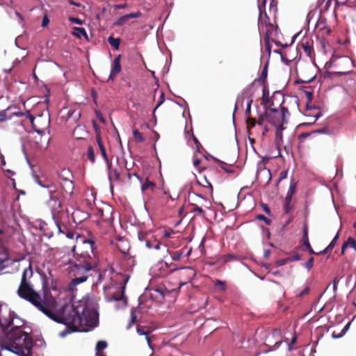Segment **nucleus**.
I'll use <instances>...</instances> for the list:
<instances>
[{"label":"nucleus","instance_id":"3","mask_svg":"<svg viewBox=\"0 0 356 356\" xmlns=\"http://www.w3.org/2000/svg\"><path fill=\"white\" fill-rule=\"evenodd\" d=\"M280 347L284 350H291V345L289 341L282 339V330L280 328H276L274 329L271 333L266 335L265 348L259 353H257L255 356H259L261 354H266L275 351Z\"/></svg>","mask_w":356,"mask_h":356},{"label":"nucleus","instance_id":"23","mask_svg":"<svg viewBox=\"0 0 356 356\" xmlns=\"http://www.w3.org/2000/svg\"><path fill=\"white\" fill-rule=\"evenodd\" d=\"M215 161L219 165V166L227 173H234V170L231 168L230 165L225 163L224 161L215 159Z\"/></svg>","mask_w":356,"mask_h":356},{"label":"nucleus","instance_id":"53","mask_svg":"<svg viewBox=\"0 0 356 356\" xmlns=\"http://www.w3.org/2000/svg\"><path fill=\"white\" fill-rule=\"evenodd\" d=\"M256 218L257 220H260L264 221L266 225H270V223L271 222V220L269 218H268L267 217H266L265 216H264L262 214L257 215Z\"/></svg>","mask_w":356,"mask_h":356},{"label":"nucleus","instance_id":"9","mask_svg":"<svg viewBox=\"0 0 356 356\" xmlns=\"http://www.w3.org/2000/svg\"><path fill=\"white\" fill-rule=\"evenodd\" d=\"M256 179L261 183L268 184L272 179L270 170L266 167L258 169L256 172Z\"/></svg>","mask_w":356,"mask_h":356},{"label":"nucleus","instance_id":"47","mask_svg":"<svg viewBox=\"0 0 356 356\" xmlns=\"http://www.w3.org/2000/svg\"><path fill=\"white\" fill-rule=\"evenodd\" d=\"M79 131H83L85 132V128L83 126H81V125H79L78 124L75 129H74V131H73V135L76 138H81V136H76V133H78Z\"/></svg>","mask_w":356,"mask_h":356},{"label":"nucleus","instance_id":"7","mask_svg":"<svg viewBox=\"0 0 356 356\" xmlns=\"http://www.w3.org/2000/svg\"><path fill=\"white\" fill-rule=\"evenodd\" d=\"M177 270H179L178 268H173L170 269L167 273H161L159 274L160 276H164L167 274H171L176 271ZM180 270H182L181 276L182 277H186L188 282L191 281L192 279L195 276L196 272L195 270L192 267H182L180 268Z\"/></svg>","mask_w":356,"mask_h":356},{"label":"nucleus","instance_id":"64","mask_svg":"<svg viewBox=\"0 0 356 356\" xmlns=\"http://www.w3.org/2000/svg\"><path fill=\"white\" fill-rule=\"evenodd\" d=\"M289 262V260H288V258H284V259H279L276 261V264L279 266H284L286 264H287Z\"/></svg>","mask_w":356,"mask_h":356},{"label":"nucleus","instance_id":"51","mask_svg":"<svg viewBox=\"0 0 356 356\" xmlns=\"http://www.w3.org/2000/svg\"><path fill=\"white\" fill-rule=\"evenodd\" d=\"M165 102V98H164V92H161V95H160V97H159V101L157 104V105L156 106V107L154 108V113H155L156 110L159 107L161 106L163 102Z\"/></svg>","mask_w":356,"mask_h":356},{"label":"nucleus","instance_id":"25","mask_svg":"<svg viewBox=\"0 0 356 356\" xmlns=\"http://www.w3.org/2000/svg\"><path fill=\"white\" fill-rule=\"evenodd\" d=\"M107 346H108V343L106 341H99L97 343L96 347H95V350H96L95 356H100L99 352L106 349L107 348Z\"/></svg>","mask_w":356,"mask_h":356},{"label":"nucleus","instance_id":"11","mask_svg":"<svg viewBox=\"0 0 356 356\" xmlns=\"http://www.w3.org/2000/svg\"><path fill=\"white\" fill-rule=\"evenodd\" d=\"M92 264L84 260L82 263L80 264H74L72 266V271L80 273L81 271H83L84 273H87L92 270Z\"/></svg>","mask_w":356,"mask_h":356},{"label":"nucleus","instance_id":"6","mask_svg":"<svg viewBox=\"0 0 356 356\" xmlns=\"http://www.w3.org/2000/svg\"><path fill=\"white\" fill-rule=\"evenodd\" d=\"M273 2V0H271L270 2V6H272V3ZM266 3V0H263V2L261 4H258V9H259V17H258V26L259 29H262L264 28V26H266L267 21L268 20V17L266 13L265 10V6Z\"/></svg>","mask_w":356,"mask_h":356},{"label":"nucleus","instance_id":"56","mask_svg":"<svg viewBox=\"0 0 356 356\" xmlns=\"http://www.w3.org/2000/svg\"><path fill=\"white\" fill-rule=\"evenodd\" d=\"M287 258H288L289 262L298 261L301 259L300 254L298 253H296L293 255H292L291 257H289Z\"/></svg>","mask_w":356,"mask_h":356},{"label":"nucleus","instance_id":"61","mask_svg":"<svg viewBox=\"0 0 356 356\" xmlns=\"http://www.w3.org/2000/svg\"><path fill=\"white\" fill-rule=\"evenodd\" d=\"M182 252H175L171 255V258L173 261H178L181 259Z\"/></svg>","mask_w":356,"mask_h":356},{"label":"nucleus","instance_id":"29","mask_svg":"<svg viewBox=\"0 0 356 356\" xmlns=\"http://www.w3.org/2000/svg\"><path fill=\"white\" fill-rule=\"evenodd\" d=\"M350 325V323H348V324H346L343 327V328L341 330L340 333H339V334H337L335 332H333L332 334V337L334 339H339V338L342 337L346 334V332L348 330Z\"/></svg>","mask_w":356,"mask_h":356},{"label":"nucleus","instance_id":"41","mask_svg":"<svg viewBox=\"0 0 356 356\" xmlns=\"http://www.w3.org/2000/svg\"><path fill=\"white\" fill-rule=\"evenodd\" d=\"M269 121L275 127L276 131L283 132V131L285 129L284 126L285 124H282V122H281V124L277 125L276 122L273 120L269 119Z\"/></svg>","mask_w":356,"mask_h":356},{"label":"nucleus","instance_id":"21","mask_svg":"<svg viewBox=\"0 0 356 356\" xmlns=\"http://www.w3.org/2000/svg\"><path fill=\"white\" fill-rule=\"evenodd\" d=\"M61 186L65 193L72 194L74 190V183L72 179L66 180L65 181H62Z\"/></svg>","mask_w":356,"mask_h":356},{"label":"nucleus","instance_id":"31","mask_svg":"<svg viewBox=\"0 0 356 356\" xmlns=\"http://www.w3.org/2000/svg\"><path fill=\"white\" fill-rule=\"evenodd\" d=\"M281 118L282 124H286L288 122V120L286 119V116L289 115V110L285 106H281Z\"/></svg>","mask_w":356,"mask_h":356},{"label":"nucleus","instance_id":"24","mask_svg":"<svg viewBox=\"0 0 356 356\" xmlns=\"http://www.w3.org/2000/svg\"><path fill=\"white\" fill-rule=\"evenodd\" d=\"M283 143V134L282 132L277 131L275 130V144L276 148L280 151V148L282 146Z\"/></svg>","mask_w":356,"mask_h":356},{"label":"nucleus","instance_id":"15","mask_svg":"<svg viewBox=\"0 0 356 356\" xmlns=\"http://www.w3.org/2000/svg\"><path fill=\"white\" fill-rule=\"evenodd\" d=\"M25 114L26 118H27L29 120L33 131L39 135H42L44 134V130L43 129L39 128L38 125L35 124V118L33 115H31L29 111H26L25 112Z\"/></svg>","mask_w":356,"mask_h":356},{"label":"nucleus","instance_id":"33","mask_svg":"<svg viewBox=\"0 0 356 356\" xmlns=\"http://www.w3.org/2000/svg\"><path fill=\"white\" fill-rule=\"evenodd\" d=\"M252 97H253V94H250L248 97V101H247V104H246V108H245V115L249 116L250 115V112H251V105H252Z\"/></svg>","mask_w":356,"mask_h":356},{"label":"nucleus","instance_id":"40","mask_svg":"<svg viewBox=\"0 0 356 356\" xmlns=\"http://www.w3.org/2000/svg\"><path fill=\"white\" fill-rule=\"evenodd\" d=\"M154 242H155V244L153 245V248L155 249V250H160V249H163L165 252H168L169 250H168V248H167V246L165 245H163V246L161 245V243L159 241H156V240H154Z\"/></svg>","mask_w":356,"mask_h":356},{"label":"nucleus","instance_id":"39","mask_svg":"<svg viewBox=\"0 0 356 356\" xmlns=\"http://www.w3.org/2000/svg\"><path fill=\"white\" fill-rule=\"evenodd\" d=\"M133 134H134L135 139L138 142L141 143V142L144 141L145 138L143 136L142 134L138 130H137V129L134 130Z\"/></svg>","mask_w":356,"mask_h":356},{"label":"nucleus","instance_id":"22","mask_svg":"<svg viewBox=\"0 0 356 356\" xmlns=\"http://www.w3.org/2000/svg\"><path fill=\"white\" fill-rule=\"evenodd\" d=\"M12 108L10 107H8L7 109H5L0 112V122H6L8 120L12 119L11 113L10 111Z\"/></svg>","mask_w":356,"mask_h":356},{"label":"nucleus","instance_id":"42","mask_svg":"<svg viewBox=\"0 0 356 356\" xmlns=\"http://www.w3.org/2000/svg\"><path fill=\"white\" fill-rule=\"evenodd\" d=\"M215 286L218 288L221 291H225L226 290L225 282L221 280H217L215 283Z\"/></svg>","mask_w":356,"mask_h":356},{"label":"nucleus","instance_id":"32","mask_svg":"<svg viewBox=\"0 0 356 356\" xmlns=\"http://www.w3.org/2000/svg\"><path fill=\"white\" fill-rule=\"evenodd\" d=\"M87 279H88L87 275H82L79 277H75V278L72 279L71 284L74 286H76L79 284L83 283L84 282H86L87 280Z\"/></svg>","mask_w":356,"mask_h":356},{"label":"nucleus","instance_id":"54","mask_svg":"<svg viewBox=\"0 0 356 356\" xmlns=\"http://www.w3.org/2000/svg\"><path fill=\"white\" fill-rule=\"evenodd\" d=\"M348 244L349 247L356 252V239L353 237H348Z\"/></svg>","mask_w":356,"mask_h":356},{"label":"nucleus","instance_id":"30","mask_svg":"<svg viewBox=\"0 0 356 356\" xmlns=\"http://www.w3.org/2000/svg\"><path fill=\"white\" fill-rule=\"evenodd\" d=\"M269 102V91L267 86H264L262 90V104L266 106Z\"/></svg>","mask_w":356,"mask_h":356},{"label":"nucleus","instance_id":"48","mask_svg":"<svg viewBox=\"0 0 356 356\" xmlns=\"http://www.w3.org/2000/svg\"><path fill=\"white\" fill-rule=\"evenodd\" d=\"M137 333L141 336H145L146 339L148 341V332L145 331V329L142 327H137Z\"/></svg>","mask_w":356,"mask_h":356},{"label":"nucleus","instance_id":"8","mask_svg":"<svg viewBox=\"0 0 356 356\" xmlns=\"http://www.w3.org/2000/svg\"><path fill=\"white\" fill-rule=\"evenodd\" d=\"M17 260L10 259L8 252L3 248L0 249V275L2 274V271L6 268L9 267Z\"/></svg>","mask_w":356,"mask_h":356},{"label":"nucleus","instance_id":"44","mask_svg":"<svg viewBox=\"0 0 356 356\" xmlns=\"http://www.w3.org/2000/svg\"><path fill=\"white\" fill-rule=\"evenodd\" d=\"M312 133L313 134H329V135L331 134L330 131L326 127L316 129V130L313 131Z\"/></svg>","mask_w":356,"mask_h":356},{"label":"nucleus","instance_id":"34","mask_svg":"<svg viewBox=\"0 0 356 356\" xmlns=\"http://www.w3.org/2000/svg\"><path fill=\"white\" fill-rule=\"evenodd\" d=\"M128 17L127 15H122L121 17H120L115 22H114V25L116 26H123L124 24H126V22H127L128 20Z\"/></svg>","mask_w":356,"mask_h":356},{"label":"nucleus","instance_id":"59","mask_svg":"<svg viewBox=\"0 0 356 356\" xmlns=\"http://www.w3.org/2000/svg\"><path fill=\"white\" fill-rule=\"evenodd\" d=\"M264 42H265V44H266V51L270 54V41H269V36L268 35H266L264 37Z\"/></svg>","mask_w":356,"mask_h":356},{"label":"nucleus","instance_id":"27","mask_svg":"<svg viewBox=\"0 0 356 356\" xmlns=\"http://www.w3.org/2000/svg\"><path fill=\"white\" fill-rule=\"evenodd\" d=\"M81 116V111L74 109L70 111L67 113L68 118H72L75 122H76Z\"/></svg>","mask_w":356,"mask_h":356},{"label":"nucleus","instance_id":"45","mask_svg":"<svg viewBox=\"0 0 356 356\" xmlns=\"http://www.w3.org/2000/svg\"><path fill=\"white\" fill-rule=\"evenodd\" d=\"M314 257H310L307 261L304 264L305 268H307V271H309L314 266Z\"/></svg>","mask_w":356,"mask_h":356},{"label":"nucleus","instance_id":"13","mask_svg":"<svg viewBox=\"0 0 356 356\" xmlns=\"http://www.w3.org/2000/svg\"><path fill=\"white\" fill-rule=\"evenodd\" d=\"M120 55L116 56L113 60V67H112L108 79H113L114 77L120 72Z\"/></svg>","mask_w":356,"mask_h":356},{"label":"nucleus","instance_id":"55","mask_svg":"<svg viewBox=\"0 0 356 356\" xmlns=\"http://www.w3.org/2000/svg\"><path fill=\"white\" fill-rule=\"evenodd\" d=\"M168 266H169V265H168V262H166V261L164 262L163 261H159L156 266V267L158 268V270H159L164 269V268H168Z\"/></svg>","mask_w":356,"mask_h":356},{"label":"nucleus","instance_id":"2","mask_svg":"<svg viewBox=\"0 0 356 356\" xmlns=\"http://www.w3.org/2000/svg\"><path fill=\"white\" fill-rule=\"evenodd\" d=\"M24 324L25 321L12 311L6 303L0 302V337L24 332L22 327Z\"/></svg>","mask_w":356,"mask_h":356},{"label":"nucleus","instance_id":"52","mask_svg":"<svg viewBox=\"0 0 356 356\" xmlns=\"http://www.w3.org/2000/svg\"><path fill=\"white\" fill-rule=\"evenodd\" d=\"M237 257L232 254H227L223 257L224 261L229 262L231 261L236 260Z\"/></svg>","mask_w":356,"mask_h":356},{"label":"nucleus","instance_id":"5","mask_svg":"<svg viewBox=\"0 0 356 356\" xmlns=\"http://www.w3.org/2000/svg\"><path fill=\"white\" fill-rule=\"evenodd\" d=\"M49 199L47 201V205L51 209L52 219H55L56 214L60 213L62 204L58 198L54 195V193H49Z\"/></svg>","mask_w":356,"mask_h":356},{"label":"nucleus","instance_id":"28","mask_svg":"<svg viewBox=\"0 0 356 356\" xmlns=\"http://www.w3.org/2000/svg\"><path fill=\"white\" fill-rule=\"evenodd\" d=\"M110 172L111 173V179H113V177L115 178V180L118 181L120 180V172L116 169H113V170H111V167L110 168ZM109 181H110V188H111V192L113 191V185L111 184V181L112 179H109Z\"/></svg>","mask_w":356,"mask_h":356},{"label":"nucleus","instance_id":"1","mask_svg":"<svg viewBox=\"0 0 356 356\" xmlns=\"http://www.w3.org/2000/svg\"><path fill=\"white\" fill-rule=\"evenodd\" d=\"M33 276L31 264L22 273L18 296L37 307L40 312L54 321L63 324L65 329L59 333L62 338L76 332H87L80 329L86 326L94 329L99 325V312L95 302L89 297H84L71 306L65 305L63 314H58L51 310L49 305L42 299L40 295L34 291L28 280Z\"/></svg>","mask_w":356,"mask_h":356},{"label":"nucleus","instance_id":"19","mask_svg":"<svg viewBox=\"0 0 356 356\" xmlns=\"http://www.w3.org/2000/svg\"><path fill=\"white\" fill-rule=\"evenodd\" d=\"M300 44L302 47L303 48L305 52L308 56H310L312 50V46L311 45L309 40L307 38H302Z\"/></svg>","mask_w":356,"mask_h":356},{"label":"nucleus","instance_id":"20","mask_svg":"<svg viewBox=\"0 0 356 356\" xmlns=\"http://www.w3.org/2000/svg\"><path fill=\"white\" fill-rule=\"evenodd\" d=\"M296 183L291 181L289 188L285 197V202H291L292 197L296 191Z\"/></svg>","mask_w":356,"mask_h":356},{"label":"nucleus","instance_id":"14","mask_svg":"<svg viewBox=\"0 0 356 356\" xmlns=\"http://www.w3.org/2000/svg\"><path fill=\"white\" fill-rule=\"evenodd\" d=\"M33 177L35 182L40 187L47 188L49 193H55L56 192V187L54 184H45L42 182L39 177L37 175L33 174Z\"/></svg>","mask_w":356,"mask_h":356},{"label":"nucleus","instance_id":"35","mask_svg":"<svg viewBox=\"0 0 356 356\" xmlns=\"http://www.w3.org/2000/svg\"><path fill=\"white\" fill-rule=\"evenodd\" d=\"M267 74H268V63H266L261 72L259 81L262 83H265L267 79Z\"/></svg>","mask_w":356,"mask_h":356},{"label":"nucleus","instance_id":"17","mask_svg":"<svg viewBox=\"0 0 356 356\" xmlns=\"http://www.w3.org/2000/svg\"><path fill=\"white\" fill-rule=\"evenodd\" d=\"M58 176L62 181H65L66 180L70 179L73 177L72 172L69 168H63L60 170L58 172Z\"/></svg>","mask_w":356,"mask_h":356},{"label":"nucleus","instance_id":"58","mask_svg":"<svg viewBox=\"0 0 356 356\" xmlns=\"http://www.w3.org/2000/svg\"><path fill=\"white\" fill-rule=\"evenodd\" d=\"M287 175H288L287 170L282 171L280 173L279 178L277 179V184L280 183V181H282L283 179H286L287 177Z\"/></svg>","mask_w":356,"mask_h":356},{"label":"nucleus","instance_id":"38","mask_svg":"<svg viewBox=\"0 0 356 356\" xmlns=\"http://www.w3.org/2000/svg\"><path fill=\"white\" fill-rule=\"evenodd\" d=\"M300 90L305 93L307 99V102H311L313 99L314 92L312 91L306 90L305 86H302Z\"/></svg>","mask_w":356,"mask_h":356},{"label":"nucleus","instance_id":"46","mask_svg":"<svg viewBox=\"0 0 356 356\" xmlns=\"http://www.w3.org/2000/svg\"><path fill=\"white\" fill-rule=\"evenodd\" d=\"M241 345L238 346V348H249L252 344H253V341L250 339H248L247 341H242L241 342Z\"/></svg>","mask_w":356,"mask_h":356},{"label":"nucleus","instance_id":"18","mask_svg":"<svg viewBox=\"0 0 356 356\" xmlns=\"http://www.w3.org/2000/svg\"><path fill=\"white\" fill-rule=\"evenodd\" d=\"M72 35L79 39H81L82 37L88 38L86 31L83 27H74L72 31Z\"/></svg>","mask_w":356,"mask_h":356},{"label":"nucleus","instance_id":"36","mask_svg":"<svg viewBox=\"0 0 356 356\" xmlns=\"http://www.w3.org/2000/svg\"><path fill=\"white\" fill-rule=\"evenodd\" d=\"M265 27V31H264V38L268 35L269 36V40H270V37L272 35V32L273 29V26L271 24H266V26H264Z\"/></svg>","mask_w":356,"mask_h":356},{"label":"nucleus","instance_id":"63","mask_svg":"<svg viewBox=\"0 0 356 356\" xmlns=\"http://www.w3.org/2000/svg\"><path fill=\"white\" fill-rule=\"evenodd\" d=\"M247 124L248 127H254L257 124L254 118H248L247 120Z\"/></svg>","mask_w":356,"mask_h":356},{"label":"nucleus","instance_id":"43","mask_svg":"<svg viewBox=\"0 0 356 356\" xmlns=\"http://www.w3.org/2000/svg\"><path fill=\"white\" fill-rule=\"evenodd\" d=\"M303 244L306 246L307 250L309 251V252L310 254H316V252L314 251V250L312 249V248L309 243V238L303 239Z\"/></svg>","mask_w":356,"mask_h":356},{"label":"nucleus","instance_id":"10","mask_svg":"<svg viewBox=\"0 0 356 356\" xmlns=\"http://www.w3.org/2000/svg\"><path fill=\"white\" fill-rule=\"evenodd\" d=\"M96 140H97V143L98 146L99 147L101 154H102L104 161H106V165H107V170H108V179L111 180V173L110 172V168H111V163L108 160V156H107V154H106V149H105V147H104V145L102 143L101 137L99 136H97L96 137Z\"/></svg>","mask_w":356,"mask_h":356},{"label":"nucleus","instance_id":"60","mask_svg":"<svg viewBox=\"0 0 356 356\" xmlns=\"http://www.w3.org/2000/svg\"><path fill=\"white\" fill-rule=\"evenodd\" d=\"M69 21L72 23H74L76 24H79V25H81L83 23V22L81 19H80L78 17H70L69 18Z\"/></svg>","mask_w":356,"mask_h":356},{"label":"nucleus","instance_id":"62","mask_svg":"<svg viewBox=\"0 0 356 356\" xmlns=\"http://www.w3.org/2000/svg\"><path fill=\"white\" fill-rule=\"evenodd\" d=\"M127 15L129 19L131 18H137L141 15V13L140 11H137L135 13H131L127 14Z\"/></svg>","mask_w":356,"mask_h":356},{"label":"nucleus","instance_id":"26","mask_svg":"<svg viewBox=\"0 0 356 356\" xmlns=\"http://www.w3.org/2000/svg\"><path fill=\"white\" fill-rule=\"evenodd\" d=\"M108 42L115 49L118 50L120 48V39L118 38H114L109 36L108 38Z\"/></svg>","mask_w":356,"mask_h":356},{"label":"nucleus","instance_id":"12","mask_svg":"<svg viewBox=\"0 0 356 356\" xmlns=\"http://www.w3.org/2000/svg\"><path fill=\"white\" fill-rule=\"evenodd\" d=\"M89 216L90 215L88 212L83 211L81 209H76L72 213V218L76 224L81 223L88 219Z\"/></svg>","mask_w":356,"mask_h":356},{"label":"nucleus","instance_id":"4","mask_svg":"<svg viewBox=\"0 0 356 356\" xmlns=\"http://www.w3.org/2000/svg\"><path fill=\"white\" fill-rule=\"evenodd\" d=\"M128 280H129V278L127 277L124 280L123 285L121 286V293H122L121 296H115L113 294L110 296H106L105 297L106 300L108 302H112V301H115V302H119L121 300L122 301V305H123L122 307H120L119 305H115V308L117 309H118L121 307H125L127 305L128 300H127V298L125 296V286L128 282Z\"/></svg>","mask_w":356,"mask_h":356},{"label":"nucleus","instance_id":"57","mask_svg":"<svg viewBox=\"0 0 356 356\" xmlns=\"http://www.w3.org/2000/svg\"><path fill=\"white\" fill-rule=\"evenodd\" d=\"M97 118L103 124L106 123V120L103 117L102 113L99 111L96 110L95 111Z\"/></svg>","mask_w":356,"mask_h":356},{"label":"nucleus","instance_id":"16","mask_svg":"<svg viewBox=\"0 0 356 356\" xmlns=\"http://www.w3.org/2000/svg\"><path fill=\"white\" fill-rule=\"evenodd\" d=\"M134 176H135L140 181L142 191H144L149 188H151L152 190H154L155 188L156 184L153 181H150L149 178L146 177L145 181H143L142 179H140V177L136 173H134Z\"/></svg>","mask_w":356,"mask_h":356},{"label":"nucleus","instance_id":"37","mask_svg":"<svg viewBox=\"0 0 356 356\" xmlns=\"http://www.w3.org/2000/svg\"><path fill=\"white\" fill-rule=\"evenodd\" d=\"M88 159L91 161V163H94L95 161V154L94 149L92 146H88Z\"/></svg>","mask_w":356,"mask_h":356},{"label":"nucleus","instance_id":"49","mask_svg":"<svg viewBox=\"0 0 356 356\" xmlns=\"http://www.w3.org/2000/svg\"><path fill=\"white\" fill-rule=\"evenodd\" d=\"M327 74L330 75H335L337 76H341L343 75H348L351 73V71H347V72H327Z\"/></svg>","mask_w":356,"mask_h":356},{"label":"nucleus","instance_id":"50","mask_svg":"<svg viewBox=\"0 0 356 356\" xmlns=\"http://www.w3.org/2000/svg\"><path fill=\"white\" fill-rule=\"evenodd\" d=\"M315 78H316V75H314L310 79H307V80H302L300 79H298L295 80V83L300 84V83H311L314 80Z\"/></svg>","mask_w":356,"mask_h":356}]
</instances>
